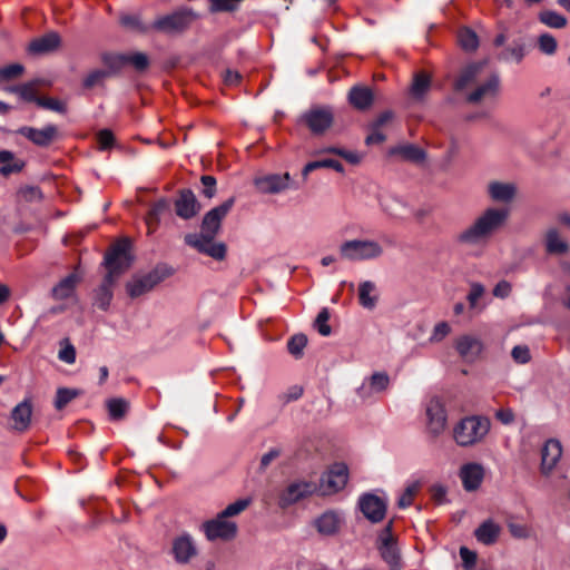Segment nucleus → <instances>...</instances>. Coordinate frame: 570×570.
<instances>
[{
  "mask_svg": "<svg viewBox=\"0 0 570 570\" xmlns=\"http://www.w3.org/2000/svg\"><path fill=\"white\" fill-rule=\"evenodd\" d=\"M390 531H391V524H389L385 528L384 534L381 537L382 539V547H381V556L384 559L385 562H387L392 570H395L400 567V556L395 548V546L392 543L390 538Z\"/></svg>",
  "mask_w": 570,
  "mask_h": 570,
  "instance_id": "c756f323",
  "label": "nucleus"
},
{
  "mask_svg": "<svg viewBox=\"0 0 570 570\" xmlns=\"http://www.w3.org/2000/svg\"><path fill=\"white\" fill-rule=\"evenodd\" d=\"M546 249L549 254L562 255L569 250V245L556 228H551L546 234Z\"/></svg>",
  "mask_w": 570,
  "mask_h": 570,
  "instance_id": "e433bc0d",
  "label": "nucleus"
},
{
  "mask_svg": "<svg viewBox=\"0 0 570 570\" xmlns=\"http://www.w3.org/2000/svg\"><path fill=\"white\" fill-rule=\"evenodd\" d=\"M32 419V402L30 399H24L18 403L11 411L10 420L12 422L11 429L18 433H23L29 430Z\"/></svg>",
  "mask_w": 570,
  "mask_h": 570,
  "instance_id": "a211bd4d",
  "label": "nucleus"
},
{
  "mask_svg": "<svg viewBox=\"0 0 570 570\" xmlns=\"http://www.w3.org/2000/svg\"><path fill=\"white\" fill-rule=\"evenodd\" d=\"M234 204L235 197H229L220 205L207 212L203 218L200 232L187 234L185 236V243L214 259H224L226 256V246L224 243L215 242V237L220 230L222 220L230 212Z\"/></svg>",
  "mask_w": 570,
  "mask_h": 570,
  "instance_id": "f257e3e1",
  "label": "nucleus"
},
{
  "mask_svg": "<svg viewBox=\"0 0 570 570\" xmlns=\"http://www.w3.org/2000/svg\"><path fill=\"white\" fill-rule=\"evenodd\" d=\"M24 72V67L21 63H11L0 67V83L19 78Z\"/></svg>",
  "mask_w": 570,
  "mask_h": 570,
  "instance_id": "de8ad7c7",
  "label": "nucleus"
},
{
  "mask_svg": "<svg viewBox=\"0 0 570 570\" xmlns=\"http://www.w3.org/2000/svg\"><path fill=\"white\" fill-rule=\"evenodd\" d=\"M306 344L307 337L304 334H296L288 340L287 350L294 357L299 358Z\"/></svg>",
  "mask_w": 570,
  "mask_h": 570,
  "instance_id": "49530a36",
  "label": "nucleus"
},
{
  "mask_svg": "<svg viewBox=\"0 0 570 570\" xmlns=\"http://www.w3.org/2000/svg\"><path fill=\"white\" fill-rule=\"evenodd\" d=\"M488 191L493 200L508 203L514 198L517 188L511 183L493 181L489 184Z\"/></svg>",
  "mask_w": 570,
  "mask_h": 570,
  "instance_id": "2f4dec72",
  "label": "nucleus"
},
{
  "mask_svg": "<svg viewBox=\"0 0 570 570\" xmlns=\"http://www.w3.org/2000/svg\"><path fill=\"white\" fill-rule=\"evenodd\" d=\"M26 167V161L11 150H0V176L9 177L19 174Z\"/></svg>",
  "mask_w": 570,
  "mask_h": 570,
  "instance_id": "393cba45",
  "label": "nucleus"
},
{
  "mask_svg": "<svg viewBox=\"0 0 570 570\" xmlns=\"http://www.w3.org/2000/svg\"><path fill=\"white\" fill-rule=\"evenodd\" d=\"M562 455L561 443L556 439L548 440L541 450V473L548 475Z\"/></svg>",
  "mask_w": 570,
  "mask_h": 570,
  "instance_id": "412c9836",
  "label": "nucleus"
},
{
  "mask_svg": "<svg viewBox=\"0 0 570 570\" xmlns=\"http://www.w3.org/2000/svg\"><path fill=\"white\" fill-rule=\"evenodd\" d=\"M59 360L67 364H72L76 361V350L71 344H68L59 351Z\"/></svg>",
  "mask_w": 570,
  "mask_h": 570,
  "instance_id": "774afa93",
  "label": "nucleus"
},
{
  "mask_svg": "<svg viewBox=\"0 0 570 570\" xmlns=\"http://www.w3.org/2000/svg\"><path fill=\"white\" fill-rule=\"evenodd\" d=\"M237 529L236 522L228 520L226 517H222L220 512L216 518L203 523V530L209 541L233 540L237 534Z\"/></svg>",
  "mask_w": 570,
  "mask_h": 570,
  "instance_id": "6e6552de",
  "label": "nucleus"
},
{
  "mask_svg": "<svg viewBox=\"0 0 570 570\" xmlns=\"http://www.w3.org/2000/svg\"><path fill=\"white\" fill-rule=\"evenodd\" d=\"M509 209L487 208L465 229L456 235V242L468 247H483L507 223Z\"/></svg>",
  "mask_w": 570,
  "mask_h": 570,
  "instance_id": "f03ea898",
  "label": "nucleus"
},
{
  "mask_svg": "<svg viewBox=\"0 0 570 570\" xmlns=\"http://www.w3.org/2000/svg\"><path fill=\"white\" fill-rule=\"evenodd\" d=\"M107 407L111 420H120L127 413L129 404L124 399H111L107 402Z\"/></svg>",
  "mask_w": 570,
  "mask_h": 570,
  "instance_id": "79ce46f5",
  "label": "nucleus"
},
{
  "mask_svg": "<svg viewBox=\"0 0 570 570\" xmlns=\"http://www.w3.org/2000/svg\"><path fill=\"white\" fill-rule=\"evenodd\" d=\"M175 209L180 218L190 219L199 213L200 205L193 190L183 189L175 202Z\"/></svg>",
  "mask_w": 570,
  "mask_h": 570,
  "instance_id": "aec40b11",
  "label": "nucleus"
},
{
  "mask_svg": "<svg viewBox=\"0 0 570 570\" xmlns=\"http://www.w3.org/2000/svg\"><path fill=\"white\" fill-rule=\"evenodd\" d=\"M60 45V37L56 32H49L45 36L33 39L28 47V51L32 55H42L57 49Z\"/></svg>",
  "mask_w": 570,
  "mask_h": 570,
  "instance_id": "bb28decb",
  "label": "nucleus"
},
{
  "mask_svg": "<svg viewBox=\"0 0 570 570\" xmlns=\"http://www.w3.org/2000/svg\"><path fill=\"white\" fill-rule=\"evenodd\" d=\"M501 528L492 520L482 522L474 531L476 540L485 546H491L497 542Z\"/></svg>",
  "mask_w": 570,
  "mask_h": 570,
  "instance_id": "7c9ffc66",
  "label": "nucleus"
},
{
  "mask_svg": "<svg viewBox=\"0 0 570 570\" xmlns=\"http://www.w3.org/2000/svg\"><path fill=\"white\" fill-rule=\"evenodd\" d=\"M540 21L550 28L560 29L566 27L567 19L562 14L547 10L540 13Z\"/></svg>",
  "mask_w": 570,
  "mask_h": 570,
  "instance_id": "37998d69",
  "label": "nucleus"
},
{
  "mask_svg": "<svg viewBox=\"0 0 570 570\" xmlns=\"http://www.w3.org/2000/svg\"><path fill=\"white\" fill-rule=\"evenodd\" d=\"M196 18L197 14L191 9L184 8L157 18L150 24V29L168 36H176L185 32Z\"/></svg>",
  "mask_w": 570,
  "mask_h": 570,
  "instance_id": "423d86ee",
  "label": "nucleus"
},
{
  "mask_svg": "<svg viewBox=\"0 0 570 570\" xmlns=\"http://www.w3.org/2000/svg\"><path fill=\"white\" fill-rule=\"evenodd\" d=\"M525 56V46L522 42L514 41L512 45L504 48L499 55L498 59L500 61H514L520 63Z\"/></svg>",
  "mask_w": 570,
  "mask_h": 570,
  "instance_id": "58836bf2",
  "label": "nucleus"
},
{
  "mask_svg": "<svg viewBox=\"0 0 570 570\" xmlns=\"http://www.w3.org/2000/svg\"><path fill=\"white\" fill-rule=\"evenodd\" d=\"M321 168H331L337 173H344V166L338 160L321 159L307 163L302 170V176L304 179H306L312 171Z\"/></svg>",
  "mask_w": 570,
  "mask_h": 570,
  "instance_id": "ea45409f",
  "label": "nucleus"
},
{
  "mask_svg": "<svg viewBox=\"0 0 570 570\" xmlns=\"http://www.w3.org/2000/svg\"><path fill=\"white\" fill-rule=\"evenodd\" d=\"M490 430V421L483 416H466L453 429V438L458 445L470 446L480 442Z\"/></svg>",
  "mask_w": 570,
  "mask_h": 570,
  "instance_id": "7ed1b4c3",
  "label": "nucleus"
},
{
  "mask_svg": "<svg viewBox=\"0 0 570 570\" xmlns=\"http://www.w3.org/2000/svg\"><path fill=\"white\" fill-rule=\"evenodd\" d=\"M390 386V376L385 372H375L370 377L365 379L362 385L357 389V395L362 400H367L374 394L386 391Z\"/></svg>",
  "mask_w": 570,
  "mask_h": 570,
  "instance_id": "f3484780",
  "label": "nucleus"
},
{
  "mask_svg": "<svg viewBox=\"0 0 570 570\" xmlns=\"http://www.w3.org/2000/svg\"><path fill=\"white\" fill-rule=\"evenodd\" d=\"M455 348L465 362L472 363L481 355L483 343L473 335H462L456 338Z\"/></svg>",
  "mask_w": 570,
  "mask_h": 570,
  "instance_id": "6ab92c4d",
  "label": "nucleus"
},
{
  "mask_svg": "<svg viewBox=\"0 0 570 570\" xmlns=\"http://www.w3.org/2000/svg\"><path fill=\"white\" fill-rule=\"evenodd\" d=\"M171 553L177 563L187 564L197 556L198 550L191 535L184 533L174 539Z\"/></svg>",
  "mask_w": 570,
  "mask_h": 570,
  "instance_id": "2eb2a0df",
  "label": "nucleus"
},
{
  "mask_svg": "<svg viewBox=\"0 0 570 570\" xmlns=\"http://www.w3.org/2000/svg\"><path fill=\"white\" fill-rule=\"evenodd\" d=\"M360 509L371 522L376 523L384 519L386 502L377 495L367 493L360 498Z\"/></svg>",
  "mask_w": 570,
  "mask_h": 570,
  "instance_id": "dca6fc26",
  "label": "nucleus"
},
{
  "mask_svg": "<svg viewBox=\"0 0 570 570\" xmlns=\"http://www.w3.org/2000/svg\"><path fill=\"white\" fill-rule=\"evenodd\" d=\"M80 282V276L73 272L62 278L53 288L52 296L55 299H66L69 298L75 289L77 284Z\"/></svg>",
  "mask_w": 570,
  "mask_h": 570,
  "instance_id": "72a5a7b5",
  "label": "nucleus"
},
{
  "mask_svg": "<svg viewBox=\"0 0 570 570\" xmlns=\"http://www.w3.org/2000/svg\"><path fill=\"white\" fill-rule=\"evenodd\" d=\"M132 263L130 254V243L128 239H121L115 243L105 254L102 265L107 269V276L118 279Z\"/></svg>",
  "mask_w": 570,
  "mask_h": 570,
  "instance_id": "39448f33",
  "label": "nucleus"
},
{
  "mask_svg": "<svg viewBox=\"0 0 570 570\" xmlns=\"http://www.w3.org/2000/svg\"><path fill=\"white\" fill-rule=\"evenodd\" d=\"M399 153L407 160L421 163L425 159V153L415 145H405L399 148Z\"/></svg>",
  "mask_w": 570,
  "mask_h": 570,
  "instance_id": "09e8293b",
  "label": "nucleus"
},
{
  "mask_svg": "<svg viewBox=\"0 0 570 570\" xmlns=\"http://www.w3.org/2000/svg\"><path fill=\"white\" fill-rule=\"evenodd\" d=\"M482 69L481 63H471L466 66L458 77V79L454 82V89L458 91H461L465 89L468 86L472 85L476 78L479 72Z\"/></svg>",
  "mask_w": 570,
  "mask_h": 570,
  "instance_id": "4c0bfd02",
  "label": "nucleus"
},
{
  "mask_svg": "<svg viewBox=\"0 0 570 570\" xmlns=\"http://www.w3.org/2000/svg\"><path fill=\"white\" fill-rule=\"evenodd\" d=\"M508 529L515 539H527L529 537V529L522 523L509 522Z\"/></svg>",
  "mask_w": 570,
  "mask_h": 570,
  "instance_id": "338daca9",
  "label": "nucleus"
},
{
  "mask_svg": "<svg viewBox=\"0 0 570 570\" xmlns=\"http://www.w3.org/2000/svg\"><path fill=\"white\" fill-rule=\"evenodd\" d=\"M330 320V312L326 307L322 308L317 314V317L314 322V327L322 336H328L332 333L331 326L327 324Z\"/></svg>",
  "mask_w": 570,
  "mask_h": 570,
  "instance_id": "8fccbe9b",
  "label": "nucleus"
},
{
  "mask_svg": "<svg viewBox=\"0 0 570 570\" xmlns=\"http://www.w3.org/2000/svg\"><path fill=\"white\" fill-rule=\"evenodd\" d=\"M102 61L111 71H118L127 65L126 55L106 53Z\"/></svg>",
  "mask_w": 570,
  "mask_h": 570,
  "instance_id": "5fc2aeb1",
  "label": "nucleus"
},
{
  "mask_svg": "<svg viewBox=\"0 0 570 570\" xmlns=\"http://www.w3.org/2000/svg\"><path fill=\"white\" fill-rule=\"evenodd\" d=\"M78 395L77 391L61 387L58 389L55 400V406L58 410L63 409L69 402H71Z\"/></svg>",
  "mask_w": 570,
  "mask_h": 570,
  "instance_id": "864d4df0",
  "label": "nucleus"
},
{
  "mask_svg": "<svg viewBox=\"0 0 570 570\" xmlns=\"http://www.w3.org/2000/svg\"><path fill=\"white\" fill-rule=\"evenodd\" d=\"M538 46L542 53L551 56L554 55L558 48L557 40L550 33H543L538 39Z\"/></svg>",
  "mask_w": 570,
  "mask_h": 570,
  "instance_id": "3c124183",
  "label": "nucleus"
},
{
  "mask_svg": "<svg viewBox=\"0 0 570 570\" xmlns=\"http://www.w3.org/2000/svg\"><path fill=\"white\" fill-rule=\"evenodd\" d=\"M316 491V484L312 482L291 483L279 497V507L287 508L299 500L313 494Z\"/></svg>",
  "mask_w": 570,
  "mask_h": 570,
  "instance_id": "4468645a",
  "label": "nucleus"
},
{
  "mask_svg": "<svg viewBox=\"0 0 570 570\" xmlns=\"http://www.w3.org/2000/svg\"><path fill=\"white\" fill-rule=\"evenodd\" d=\"M314 524L321 534L333 535L340 529L341 519L335 512L327 511L324 512L321 517H318L315 520Z\"/></svg>",
  "mask_w": 570,
  "mask_h": 570,
  "instance_id": "473e14b6",
  "label": "nucleus"
},
{
  "mask_svg": "<svg viewBox=\"0 0 570 570\" xmlns=\"http://www.w3.org/2000/svg\"><path fill=\"white\" fill-rule=\"evenodd\" d=\"M458 41L461 48L465 51H474L479 47V38L470 28H462L458 32Z\"/></svg>",
  "mask_w": 570,
  "mask_h": 570,
  "instance_id": "a19ab883",
  "label": "nucleus"
},
{
  "mask_svg": "<svg viewBox=\"0 0 570 570\" xmlns=\"http://www.w3.org/2000/svg\"><path fill=\"white\" fill-rule=\"evenodd\" d=\"M209 2V11L216 12H232L237 10L243 0H207Z\"/></svg>",
  "mask_w": 570,
  "mask_h": 570,
  "instance_id": "a18cd8bd",
  "label": "nucleus"
},
{
  "mask_svg": "<svg viewBox=\"0 0 570 570\" xmlns=\"http://www.w3.org/2000/svg\"><path fill=\"white\" fill-rule=\"evenodd\" d=\"M428 432L436 438L441 435L446 428L448 415L445 407L439 397H432L426 403Z\"/></svg>",
  "mask_w": 570,
  "mask_h": 570,
  "instance_id": "9b49d317",
  "label": "nucleus"
},
{
  "mask_svg": "<svg viewBox=\"0 0 570 570\" xmlns=\"http://www.w3.org/2000/svg\"><path fill=\"white\" fill-rule=\"evenodd\" d=\"M484 294V287L480 283H472L470 287V292L468 294V302L471 308H474L478 304V301Z\"/></svg>",
  "mask_w": 570,
  "mask_h": 570,
  "instance_id": "e2e57ef3",
  "label": "nucleus"
},
{
  "mask_svg": "<svg viewBox=\"0 0 570 570\" xmlns=\"http://www.w3.org/2000/svg\"><path fill=\"white\" fill-rule=\"evenodd\" d=\"M450 332H451V327H450L449 323L440 322L434 326L432 334L430 336V342L439 343L443 338H445L450 334Z\"/></svg>",
  "mask_w": 570,
  "mask_h": 570,
  "instance_id": "bf43d9fd",
  "label": "nucleus"
},
{
  "mask_svg": "<svg viewBox=\"0 0 570 570\" xmlns=\"http://www.w3.org/2000/svg\"><path fill=\"white\" fill-rule=\"evenodd\" d=\"M167 210H169V203L165 198H161L151 205V207L149 208V210L147 212V215L145 217V222H146L149 233H153L156 230L161 216Z\"/></svg>",
  "mask_w": 570,
  "mask_h": 570,
  "instance_id": "c9c22d12",
  "label": "nucleus"
},
{
  "mask_svg": "<svg viewBox=\"0 0 570 570\" xmlns=\"http://www.w3.org/2000/svg\"><path fill=\"white\" fill-rule=\"evenodd\" d=\"M301 120L313 135H323L332 126L334 115L330 107H314L305 111Z\"/></svg>",
  "mask_w": 570,
  "mask_h": 570,
  "instance_id": "1a4fd4ad",
  "label": "nucleus"
},
{
  "mask_svg": "<svg viewBox=\"0 0 570 570\" xmlns=\"http://www.w3.org/2000/svg\"><path fill=\"white\" fill-rule=\"evenodd\" d=\"M500 79L498 75H492L485 82L480 85L474 91L468 95L466 100L476 104L485 98H493L499 91Z\"/></svg>",
  "mask_w": 570,
  "mask_h": 570,
  "instance_id": "a878e982",
  "label": "nucleus"
},
{
  "mask_svg": "<svg viewBox=\"0 0 570 570\" xmlns=\"http://www.w3.org/2000/svg\"><path fill=\"white\" fill-rule=\"evenodd\" d=\"M127 65H131L136 70L144 71L149 65L148 57L142 52L126 55Z\"/></svg>",
  "mask_w": 570,
  "mask_h": 570,
  "instance_id": "6e6d98bb",
  "label": "nucleus"
},
{
  "mask_svg": "<svg viewBox=\"0 0 570 570\" xmlns=\"http://www.w3.org/2000/svg\"><path fill=\"white\" fill-rule=\"evenodd\" d=\"M170 274L171 272L167 267H156L150 273L128 282L126 285L127 293L131 298L139 297L151 291Z\"/></svg>",
  "mask_w": 570,
  "mask_h": 570,
  "instance_id": "0eeeda50",
  "label": "nucleus"
},
{
  "mask_svg": "<svg viewBox=\"0 0 570 570\" xmlns=\"http://www.w3.org/2000/svg\"><path fill=\"white\" fill-rule=\"evenodd\" d=\"M117 279L105 275L101 284L95 289L94 304L101 311H107L114 297V286Z\"/></svg>",
  "mask_w": 570,
  "mask_h": 570,
  "instance_id": "b1692460",
  "label": "nucleus"
},
{
  "mask_svg": "<svg viewBox=\"0 0 570 570\" xmlns=\"http://www.w3.org/2000/svg\"><path fill=\"white\" fill-rule=\"evenodd\" d=\"M292 178L288 173L271 174L254 179V185L263 194H278L291 188Z\"/></svg>",
  "mask_w": 570,
  "mask_h": 570,
  "instance_id": "ddd939ff",
  "label": "nucleus"
},
{
  "mask_svg": "<svg viewBox=\"0 0 570 570\" xmlns=\"http://www.w3.org/2000/svg\"><path fill=\"white\" fill-rule=\"evenodd\" d=\"M348 480V468L344 463H335L321 478V487L324 494H331L342 490Z\"/></svg>",
  "mask_w": 570,
  "mask_h": 570,
  "instance_id": "f8f14e48",
  "label": "nucleus"
},
{
  "mask_svg": "<svg viewBox=\"0 0 570 570\" xmlns=\"http://www.w3.org/2000/svg\"><path fill=\"white\" fill-rule=\"evenodd\" d=\"M20 196L27 202L39 200L42 198V193L39 187L24 186L19 189Z\"/></svg>",
  "mask_w": 570,
  "mask_h": 570,
  "instance_id": "0e129e2a",
  "label": "nucleus"
},
{
  "mask_svg": "<svg viewBox=\"0 0 570 570\" xmlns=\"http://www.w3.org/2000/svg\"><path fill=\"white\" fill-rule=\"evenodd\" d=\"M379 301L376 286L371 281H364L358 285V303L366 309H373Z\"/></svg>",
  "mask_w": 570,
  "mask_h": 570,
  "instance_id": "f704fd0d",
  "label": "nucleus"
},
{
  "mask_svg": "<svg viewBox=\"0 0 570 570\" xmlns=\"http://www.w3.org/2000/svg\"><path fill=\"white\" fill-rule=\"evenodd\" d=\"M484 476L482 465L478 463H468L460 469V478L464 490L474 491L479 489Z\"/></svg>",
  "mask_w": 570,
  "mask_h": 570,
  "instance_id": "4be33fe9",
  "label": "nucleus"
},
{
  "mask_svg": "<svg viewBox=\"0 0 570 570\" xmlns=\"http://www.w3.org/2000/svg\"><path fill=\"white\" fill-rule=\"evenodd\" d=\"M342 258L350 262L375 261L380 258L384 249L375 239H348L343 242L340 247Z\"/></svg>",
  "mask_w": 570,
  "mask_h": 570,
  "instance_id": "20e7f679",
  "label": "nucleus"
},
{
  "mask_svg": "<svg viewBox=\"0 0 570 570\" xmlns=\"http://www.w3.org/2000/svg\"><path fill=\"white\" fill-rule=\"evenodd\" d=\"M97 141L100 150L110 149L115 142L114 134L109 129H102L97 134Z\"/></svg>",
  "mask_w": 570,
  "mask_h": 570,
  "instance_id": "680f3d73",
  "label": "nucleus"
},
{
  "mask_svg": "<svg viewBox=\"0 0 570 570\" xmlns=\"http://www.w3.org/2000/svg\"><path fill=\"white\" fill-rule=\"evenodd\" d=\"M430 89L431 77L424 71L414 73L409 89L411 98L415 101H423Z\"/></svg>",
  "mask_w": 570,
  "mask_h": 570,
  "instance_id": "c85d7f7f",
  "label": "nucleus"
},
{
  "mask_svg": "<svg viewBox=\"0 0 570 570\" xmlns=\"http://www.w3.org/2000/svg\"><path fill=\"white\" fill-rule=\"evenodd\" d=\"M107 76L108 72L105 70H94L87 75L82 81V85L85 88L90 89L99 85Z\"/></svg>",
  "mask_w": 570,
  "mask_h": 570,
  "instance_id": "052dcab7",
  "label": "nucleus"
},
{
  "mask_svg": "<svg viewBox=\"0 0 570 570\" xmlns=\"http://www.w3.org/2000/svg\"><path fill=\"white\" fill-rule=\"evenodd\" d=\"M43 85L42 79H33L23 83L10 86L7 91L16 94L21 100L27 102H35L38 106V101L41 97L38 96V88Z\"/></svg>",
  "mask_w": 570,
  "mask_h": 570,
  "instance_id": "5701e85b",
  "label": "nucleus"
},
{
  "mask_svg": "<svg viewBox=\"0 0 570 570\" xmlns=\"http://www.w3.org/2000/svg\"><path fill=\"white\" fill-rule=\"evenodd\" d=\"M200 183L203 185L202 194L208 198L212 199L216 195V178L210 175H203L200 177Z\"/></svg>",
  "mask_w": 570,
  "mask_h": 570,
  "instance_id": "13d9d810",
  "label": "nucleus"
},
{
  "mask_svg": "<svg viewBox=\"0 0 570 570\" xmlns=\"http://www.w3.org/2000/svg\"><path fill=\"white\" fill-rule=\"evenodd\" d=\"M16 134L23 136L33 145L46 148L60 138L59 129L53 124H48L42 128L22 126L16 130Z\"/></svg>",
  "mask_w": 570,
  "mask_h": 570,
  "instance_id": "9d476101",
  "label": "nucleus"
},
{
  "mask_svg": "<svg viewBox=\"0 0 570 570\" xmlns=\"http://www.w3.org/2000/svg\"><path fill=\"white\" fill-rule=\"evenodd\" d=\"M511 355L517 363L525 364L530 361V351L525 345H517L512 348Z\"/></svg>",
  "mask_w": 570,
  "mask_h": 570,
  "instance_id": "69168bd1",
  "label": "nucleus"
},
{
  "mask_svg": "<svg viewBox=\"0 0 570 570\" xmlns=\"http://www.w3.org/2000/svg\"><path fill=\"white\" fill-rule=\"evenodd\" d=\"M348 101L354 108L366 110L373 105V91L368 87L354 86L348 92Z\"/></svg>",
  "mask_w": 570,
  "mask_h": 570,
  "instance_id": "cd10ccee",
  "label": "nucleus"
},
{
  "mask_svg": "<svg viewBox=\"0 0 570 570\" xmlns=\"http://www.w3.org/2000/svg\"><path fill=\"white\" fill-rule=\"evenodd\" d=\"M120 22L124 27H127L132 30H137L140 32H146L150 29V26L147 27L142 24L140 18L136 14H126L120 18Z\"/></svg>",
  "mask_w": 570,
  "mask_h": 570,
  "instance_id": "4d7b16f0",
  "label": "nucleus"
},
{
  "mask_svg": "<svg viewBox=\"0 0 570 570\" xmlns=\"http://www.w3.org/2000/svg\"><path fill=\"white\" fill-rule=\"evenodd\" d=\"M253 500L252 498H242L237 501L228 504L220 513L222 517L232 518L240 514L243 511H245L250 504Z\"/></svg>",
  "mask_w": 570,
  "mask_h": 570,
  "instance_id": "c03bdc74",
  "label": "nucleus"
},
{
  "mask_svg": "<svg viewBox=\"0 0 570 570\" xmlns=\"http://www.w3.org/2000/svg\"><path fill=\"white\" fill-rule=\"evenodd\" d=\"M38 106L59 114L67 112V105L63 101L51 97H41L38 101Z\"/></svg>",
  "mask_w": 570,
  "mask_h": 570,
  "instance_id": "603ef678",
  "label": "nucleus"
}]
</instances>
